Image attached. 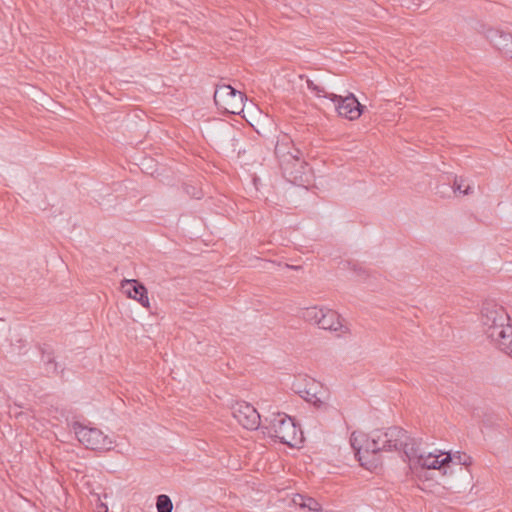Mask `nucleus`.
Returning a JSON list of instances; mask_svg holds the SVG:
<instances>
[{
  "mask_svg": "<svg viewBox=\"0 0 512 512\" xmlns=\"http://www.w3.org/2000/svg\"><path fill=\"white\" fill-rule=\"evenodd\" d=\"M73 431L78 441L87 449L95 451H109L115 441L96 427L85 426L79 422L73 424Z\"/></svg>",
  "mask_w": 512,
  "mask_h": 512,
  "instance_id": "obj_4",
  "label": "nucleus"
},
{
  "mask_svg": "<svg viewBox=\"0 0 512 512\" xmlns=\"http://www.w3.org/2000/svg\"><path fill=\"white\" fill-rule=\"evenodd\" d=\"M232 415L243 428L248 430L261 428L263 423L258 411L247 402H237L232 407Z\"/></svg>",
  "mask_w": 512,
  "mask_h": 512,
  "instance_id": "obj_7",
  "label": "nucleus"
},
{
  "mask_svg": "<svg viewBox=\"0 0 512 512\" xmlns=\"http://www.w3.org/2000/svg\"><path fill=\"white\" fill-rule=\"evenodd\" d=\"M486 38L504 56L512 59V34L499 29H488Z\"/></svg>",
  "mask_w": 512,
  "mask_h": 512,
  "instance_id": "obj_8",
  "label": "nucleus"
},
{
  "mask_svg": "<svg viewBox=\"0 0 512 512\" xmlns=\"http://www.w3.org/2000/svg\"><path fill=\"white\" fill-rule=\"evenodd\" d=\"M245 99V94L228 84L217 85L214 92V102L218 109L230 114H240Z\"/></svg>",
  "mask_w": 512,
  "mask_h": 512,
  "instance_id": "obj_5",
  "label": "nucleus"
},
{
  "mask_svg": "<svg viewBox=\"0 0 512 512\" xmlns=\"http://www.w3.org/2000/svg\"><path fill=\"white\" fill-rule=\"evenodd\" d=\"M294 161L300 166L303 165V161H301L300 157L298 155H293L291 153H288L287 156H284V158L280 161L281 168L283 169V172L285 175H289L291 181H295L297 179V175H294V172L290 169V162Z\"/></svg>",
  "mask_w": 512,
  "mask_h": 512,
  "instance_id": "obj_11",
  "label": "nucleus"
},
{
  "mask_svg": "<svg viewBox=\"0 0 512 512\" xmlns=\"http://www.w3.org/2000/svg\"><path fill=\"white\" fill-rule=\"evenodd\" d=\"M261 429L264 434L290 447H293L299 439V430L294 420L285 413L277 412L265 416Z\"/></svg>",
  "mask_w": 512,
  "mask_h": 512,
  "instance_id": "obj_3",
  "label": "nucleus"
},
{
  "mask_svg": "<svg viewBox=\"0 0 512 512\" xmlns=\"http://www.w3.org/2000/svg\"><path fill=\"white\" fill-rule=\"evenodd\" d=\"M185 190L192 198L200 199L202 197V192L193 186H186Z\"/></svg>",
  "mask_w": 512,
  "mask_h": 512,
  "instance_id": "obj_20",
  "label": "nucleus"
},
{
  "mask_svg": "<svg viewBox=\"0 0 512 512\" xmlns=\"http://www.w3.org/2000/svg\"><path fill=\"white\" fill-rule=\"evenodd\" d=\"M318 327L329 331H339L342 329L343 324L337 312L326 308L321 320L318 322Z\"/></svg>",
  "mask_w": 512,
  "mask_h": 512,
  "instance_id": "obj_10",
  "label": "nucleus"
},
{
  "mask_svg": "<svg viewBox=\"0 0 512 512\" xmlns=\"http://www.w3.org/2000/svg\"><path fill=\"white\" fill-rule=\"evenodd\" d=\"M326 308L319 307H309L306 308L302 312V317L305 321L316 324L318 326V322L321 320V317Z\"/></svg>",
  "mask_w": 512,
  "mask_h": 512,
  "instance_id": "obj_13",
  "label": "nucleus"
},
{
  "mask_svg": "<svg viewBox=\"0 0 512 512\" xmlns=\"http://www.w3.org/2000/svg\"><path fill=\"white\" fill-rule=\"evenodd\" d=\"M350 444L360 464L367 469L377 466V455L381 451H403V461L408 462L413 473L419 470H443L449 466L450 452L439 451L438 454L421 450V441L412 438L407 431L393 426L385 431L376 430L370 435L354 431L350 437Z\"/></svg>",
  "mask_w": 512,
  "mask_h": 512,
  "instance_id": "obj_1",
  "label": "nucleus"
},
{
  "mask_svg": "<svg viewBox=\"0 0 512 512\" xmlns=\"http://www.w3.org/2000/svg\"><path fill=\"white\" fill-rule=\"evenodd\" d=\"M481 314L487 337L512 358V325L504 307L493 301H486Z\"/></svg>",
  "mask_w": 512,
  "mask_h": 512,
  "instance_id": "obj_2",
  "label": "nucleus"
},
{
  "mask_svg": "<svg viewBox=\"0 0 512 512\" xmlns=\"http://www.w3.org/2000/svg\"><path fill=\"white\" fill-rule=\"evenodd\" d=\"M327 97L335 104V109L341 117L352 121L358 119L363 113L364 106L352 93L347 96L330 94Z\"/></svg>",
  "mask_w": 512,
  "mask_h": 512,
  "instance_id": "obj_6",
  "label": "nucleus"
},
{
  "mask_svg": "<svg viewBox=\"0 0 512 512\" xmlns=\"http://www.w3.org/2000/svg\"><path fill=\"white\" fill-rule=\"evenodd\" d=\"M452 188L454 192L462 195H469L473 192V187L462 178H455Z\"/></svg>",
  "mask_w": 512,
  "mask_h": 512,
  "instance_id": "obj_17",
  "label": "nucleus"
},
{
  "mask_svg": "<svg viewBox=\"0 0 512 512\" xmlns=\"http://www.w3.org/2000/svg\"><path fill=\"white\" fill-rule=\"evenodd\" d=\"M316 385L313 383L309 388H305L304 390H299V395L307 402L314 404L315 406H321L323 401L317 395Z\"/></svg>",
  "mask_w": 512,
  "mask_h": 512,
  "instance_id": "obj_14",
  "label": "nucleus"
},
{
  "mask_svg": "<svg viewBox=\"0 0 512 512\" xmlns=\"http://www.w3.org/2000/svg\"><path fill=\"white\" fill-rule=\"evenodd\" d=\"M306 84H307V88L315 94V96L317 97H324V98H328L327 95H330L331 93H326L324 91V88L315 84L312 80L310 79H307L306 80Z\"/></svg>",
  "mask_w": 512,
  "mask_h": 512,
  "instance_id": "obj_18",
  "label": "nucleus"
},
{
  "mask_svg": "<svg viewBox=\"0 0 512 512\" xmlns=\"http://www.w3.org/2000/svg\"><path fill=\"white\" fill-rule=\"evenodd\" d=\"M294 503L299 505L301 508H307L311 512H322L321 505L311 497L298 494L296 498H294Z\"/></svg>",
  "mask_w": 512,
  "mask_h": 512,
  "instance_id": "obj_12",
  "label": "nucleus"
},
{
  "mask_svg": "<svg viewBox=\"0 0 512 512\" xmlns=\"http://www.w3.org/2000/svg\"><path fill=\"white\" fill-rule=\"evenodd\" d=\"M43 361L45 362V366H46V372L48 374L52 373V374H56L58 371V365L57 363L54 361V358L51 356L50 353L48 354H43Z\"/></svg>",
  "mask_w": 512,
  "mask_h": 512,
  "instance_id": "obj_19",
  "label": "nucleus"
},
{
  "mask_svg": "<svg viewBox=\"0 0 512 512\" xmlns=\"http://www.w3.org/2000/svg\"><path fill=\"white\" fill-rule=\"evenodd\" d=\"M449 464H456V465H463V466H469L472 464V457L464 452H455L454 454L450 453Z\"/></svg>",
  "mask_w": 512,
  "mask_h": 512,
  "instance_id": "obj_15",
  "label": "nucleus"
},
{
  "mask_svg": "<svg viewBox=\"0 0 512 512\" xmlns=\"http://www.w3.org/2000/svg\"><path fill=\"white\" fill-rule=\"evenodd\" d=\"M121 289L123 293L127 295V297L137 300L143 307H149L147 289L138 280H122Z\"/></svg>",
  "mask_w": 512,
  "mask_h": 512,
  "instance_id": "obj_9",
  "label": "nucleus"
},
{
  "mask_svg": "<svg viewBox=\"0 0 512 512\" xmlns=\"http://www.w3.org/2000/svg\"><path fill=\"white\" fill-rule=\"evenodd\" d=\"M157 512H172L173 503L169 496L161 494L156 499Z\"/></svg>",
  "mask_w": 512,
  "mask_h": 512,
  "instance_id": "obj_16",
  "label": "nucleus"
},
{
  "mask_svg": "<svg viewBox=\"0 0 512 512\" xmlns=\"http://www.w3.org/2000/svg\"><path fill=\"white\" fill-rule=\"evenodd\" d=\"M425 0H412V4L414 6H420L422 2H424Z\"/></svg>",
  "mask_w": 512,
  "mask_h": 512,
  "instance_id": "obj_21",
  "label": "nucleus"
}]
</instances>
